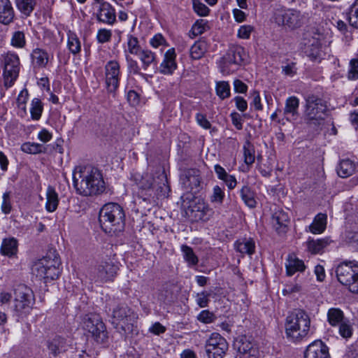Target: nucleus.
<instances>
[{
	"mask_svg": "<svg viewBox=\"0 0 358 358\" xmlns=\"http://www.w3.org/2000/svg\"><path fill=\"white\" fill-rule=\"evenodd\" d=\"M73 185L76 192L84 196L98 195L105 190L101 171L91 165H79L74 168Z\"/></svg>",
	"mask_w": 358,
	"mask_h": 358,
	"instance_id": "1",
	"label": "nucleus"
},
{
	"mask_svg": "<svg viewBox=\"0 0 358 358\" xmlns=\"http://www.w3.org/2000/svg\"><path fill=\"white\" fill-rule=\"evenodd\" d=\"M124 217V210L119 204L108 203L101 208L99 220L103 231L113 235L123 231Z\"/></svg>",
	"mask_w": 358,
	"mask_h": 358,
	"instance_id": "2",
	"label": "nucleus"
},
{
	"mask_svg": "<svg viewBox=\"0 0 358 358\" xmlns=\"http://www.w3.org/2000/svg\"><path fill=\"white\" fill-rule=\"evenodd\" d=\"M310 320L303 310H295L288 315L285 322V334L293 342H299L309 333Z\"/></svg>",
	"mask_w": 358,
	"mask_h": 358,
	"instance_id": "3",
	"label": "nucleus"
},
{
	"mask_svg": "<svg viewBox=\"0 0 358 358\" xmlns=\"http://www.w3.org/2000/svg\"><path fill=\"white\" fill-rule=\"evenodd\" d=\"M61 259L56 250H50L45 257L36 261L32 273L45 282L57 279L61 273Z\"/></svg>",
	"mask_w": 358,
	"mask_h": 358,
	"instance_id": "4",
	"label": "nucleus"
},
{
	"mask_svg": "<svg viewBox=\"0 0 358 358\" xmlns=\"http://www.w3.org/2000/svg\"><path fill=\"white\" fill-rule=\"evenodd\" d=\"M327 111V103L322 99L313 94L306 98L305 119L308 124L320 125L324 120Z\"/></svg>",
	"mask_w": 358,
	"mask_h": 358,
	"instance_id": "5",
	"label": "nucleus"
},
{
	"mask_svg": "<svg viewBox=\"0 0 358 358\" xmlns=\"http://www.w3.org/2000/svg\"><path fill=\"white\" fill-rule=\"evenodd\" d=\"M119 269L116 261L111 257L102 259L90 272V278L97 283H106L114 280Z\"/></svg>",
	"mask_w": 358,
	"mask_h": 358,
	"instance_id": "6",
	"label": "nucleus"
},
{
	"mask_svg": "<svg viewBox=\"0 0 358 358\" xmlns=\"http://www.w3.org/2000/svg\"><path fill=\"white\" fill-rule=\"evenodd\" d=\"M137 319V315L125 305H119L113 310L112 324L125 334L133 331Z\"/></svg>",
	"mask_w": 358,
	"mask_h": 358,
	"instance_id": "7",
	"label": "nucleus"
},
{
	"mask_svg": "<svg viewBox=\"0 0 358 358\" xmlns=\"http://www.w3.org/2000/svg\"><path fill=\"white\" fill-rule=\"evenodd\" d=\"M336 273L339 282L350 292L358 293V265L352 262L341 263L337 266Z\"/></svg>",
	"mask_w": 358,
	"mask_h": 358,
	"instance_id": "8",
	"label": "nucleus"
},
{
	"mask_svg": "<svg viewBox=\"0 0 358 358\" xmlns=\"http://www.w3.org/2000/svg\"><path fill=\"white\" fill-rule=\"evenodd\" d=\"M247 54L245 49L240 45L231 47L227 54L220 61V70L224 75L234 73L238 66L243 64L246 59Z\"/></svg>",
	"mask_w": 358,
	"mask_h": 358,
	"instance_id": "9",
	"label": "nucleus"
},
{
	"mask_svg": "<svg viewBox=\"0 0 358 358\" xmlns=\"http://www.w3.org/2000/svg\"><path fill=\"white\" fill-rule=\"evenodd\" d=\"M273 17L278 24L290 29L301 27L306 20L305 13L294 8L276 10Z\"/></svg>",
	"mask_w": 358,
	"mask_h": 358,
	"instance_id": "10",
	"label": "nucleus"
},
{
	"mask_svg": "<svg viewBox=\"0 0 358 358\" xmlns=\"http://www.w3.org/2000/svg\"><path fill=\"white\" fill-rule=\"evenodd\" d=\"M83 329L92 334L99 343H103L108 338L106 326L101 317L95 313L86 315L83 322Z\"/></svg>",
	"mask_w": 358,
	"mask_h": 358,
	"instance_id": "11",
	"label": "nucleus"
},
{
	"mask_svg": "<svg viewBox=\"0 0 358 358\" xmlns=\"http://www.w3.org/2000/svg\"><path fill=\"white\" fill-rule=\"evenodd\" d=\"M15 311L18 315L27 314L34 303L33 291L28 287L20 285L15 292Z\"/></svg>",
	"mask_w": 358,
	"mask_h": 358,
	"instance_id": "12",
	"label": "nucleus"
},
{
	"mask_svg": "<svg viewBox=\"0 0 358 358\" xmlns=\"http://www.w3.org/2000/svg\"><path fill=\"white\" fill-rule=\"evenodd\" d=\"M186 216L192 222H206L210 220L213 210L201 198H196L185 210Z\"/></svg>",
	"mask_w": 358,
	"mask_h": 358,
	"instance_id": "13",
	"label": "nucleus"
},
{
	"mask_svg": "<svg viewBox=\"0 0 358 358\" xmlns=\"http://www.w3.org/2000/svg\"><path fill=\"white\" fill-rule=\"evenodd\" d=\"M20 71V59L16 54L8 53L4 57L3 84L6 88L13 85Z\"/></svg>",
	"mask_w": 358,
	"mask_h": 358,
	"instance_id": "14",
	"label": "nucleus"
},
{
	"mask_svg": "<svg viewBox=\"0 0 358 358\" xmlns=\"http://www.w3.org/2000/svg\"><path fill=\"white\" fill-rule=\"evenodd\" d=\"M205 348L208 358H223L228 350V343L220 334L213 333L206 340Z\"/></svg>",
	"mask_w": 358,
	"mask_h": 358,
	"instance_id": "15",
	"label": "nucleus"
},
{
	"mask_svg": "<svg viewBox=\"0 0 358 358\" xmlns=\"http://www.w3.org/2000/svg\"><path fill=\"white\" fill-rule=\"evenodd\" d=\"M139 187V196L143 202L150 204L155 203L158 194L155 192V178L152 174L146 173L142 176L138 182Z\"/></svg>",
	"mask_w": 358,
	"mask_h": 358,
	"instance_id": "16",
	"label": "nucleus"
},
{
	"mask_svg": "<svg viewBox=\"0 0 358 358\" xmlns=\"http://www.w3.org/2000/svg\"><path fill=\"white\" fill-rule=\"evenodd\" d=\"M105 82L108 92H114L119 87L120 65L116 60H110L105 65Z\"/></svg>",
	"mask_w": 358,
	"mask_h": 358,
	"instance_id": "17",
	"label": "nucleus"
},
{
	"mask_svg": "<svg viewBox=\"0 0 358 358\" xmlns=\"http://www.w3.org/2000/svg\"><path fill=\"white\" fill-rule=\"evenodd\" d=\"M234 346L241 355V358H258L259 351L257 344L245 336L238 337Z\"/></svg>",
	"mask_w": 358,
	"mask_h": 358,
	"instance_id": "18",
	"label": "nucleus"
},
{
	"mask_svg": "<svg viewBox=\"0 0 358 358\" xmlns=\"http://www.w3.org/2000/svg\"><path fill=\"white\" fill-rule=\"evenodd\" d=\"M304 358H330L329 348L322 341H315L307 347Z\"/></svg>",
	"mask_w": 358,
	"mask_h": 358,
	"instance_id": "19",
	"label": "nucleus"
},
{
	"mask_svg": "<svg viewBox=\"0 0 358 358\" xmlns=\"http://www.w3.org/2000/svg\"><path fill=\"white\" fill-rule=\"evenodd\" d=\"M96 18L99 22L112 25L116 21L114 8L108 2H102L98 10Z\"/></svg>",
	"mask_w": 358,
	"mask_h": 358,
	"instance_id": "20",
	"label": "nucleus"
},
{
	"mask_svg": "<svg viewBox=\"0 0 358 358\" xmlns=\"http://www.w3.org/2000/svg\"><path fill=\"white\" fill-rule=\"evenodd\" d=\"M182 184L190 190L196 189L201 184L200 171L196 169H189L184 172L181 177Z\"/></svg>",
	"mask_w": 358,
	"mask_h": 358,
	"instance_id": "21",
	"label": "nucleus"
},
{
	"mask_svg": "<svg viewBox=\"0 0 358 358\" xmlns=\"http://www.w3.org/2000/svg\"><path fill=\"white\" fill-rule=\"evenodd\" d=\"M176 52L174 48L168 50L164 57V60L160 64L159 71L163 74L171 75L176 69Z\"/></svg>",
	"mask_w": 358,
	"mask_h": 358,
	"instance_id": "22",
	"label": "nucleus"
},
{
	"mask_svg": "<svg viewBox=\"0 0 358 358\" xmlns=\"http://www.w3.org/2000/svg\"><path fill=\"white\" fill-rule=\"evenodd\" d=\"M285 268L287 275L292 276L296 272L303 271L306 266L303 261L299 259L294 254H290L287 258Z\"/></svg>",
	"mask_w": 358,
	"mask_h": 358,
	"instance_id": "23",
	"label": "nucleus"
},
{
	"mask_svg": "<svg viewBox=\"0 0 358 358\" xmlns=\"http://www.w3.org/2000/svg\"><path fill=\"white\" fill-rule=\"evenodd\" d=\"M14 10L10 0H0V23L8 24L13 22Z\"/></svg>",
	"mask_w": 358,
	"mask_h": 358,
	"instance_id": "24",
	"label": "nucleus"
},
{
	"mask_svg": "<svg viewBox=\"0 0 358 358\" xmlns=\"http://www.w3.org/2000/svg\"><path fill=\"white\" fill-rule=\"evenodd\" d=\"M299 100L296 96H290L285 101L284 115L288 121L294 120L298 115Z\"/></svg>",
	"mask_w": 358,
	"mask_h": 358,
	"instance_id": "25",
	"label": "nucleus"
},
{
	"mask_svg": "<svg viewBox=\"0 0 358 358\" xmlns=\"http://www.w3.org/2000/svg\"><path fill=\"white\" fill-rule=\"evenodd\" d=\"M236 250L243 255H251L255 252V244L252 238H241L234 243Z\"/></svg>",
	"mask_w": 358,
	"mask_h": 358,
	"instance_id": "26",
	"label": "nucleus"
},
{
	"mask_svg": "<svg viewBox=\"0 0 358 358\" xmlns=\"http://www.w3.org/2000/svg\"><path fill=\"white\" fill-rule=\"evenodd\" d=\"M305 53L312 61H317L322 58L321 43L320 38H313L310 44H306Z\"/></svg>",
	"mask_w": 358,
	"mask_h": 358,
	"instance_id": "27",
	"label": "nucleus"
},
{
	"mask_svg": "<svg viewBox=\"0 0 358 358\" xmlns=\"http://www.w3.org/2000/svg\"><path fill=\"white\" fill-rule=\"evenodd\" d=\"M48 349L50 354L54 357H57L60 353L65 352L66 348V340L59 336L55 337L47 343Z\"/></svg>",
	"mask_w": 358,
	"mask_h": 358,
	"instance_id": "28",
	"label": "nucleus"
},
{
	"mask_svg": "<svg viewBox=\"0 0 358 358\" xmlns=\"http://www.w3.org/2000/svg\"><path fill=\"white\" fill-rule=\"evenodd\" d=\"M136 56L140 59L142 69L144 71H147L152 65H157L156 55L150 50L143 49Z\"/></svg>",
	"mask_w": 358,
	"mask_h": 358,
	"instance_id": "29",
	"label": "nucleus"
},
{
	"mask_svg": "<svg viewBox=\"0 0 358 358\" xmlns=\"http://www.w3.org/2000/svg\"><path fill=\"white\" fill-rule=\"evenodd\" d=\"M327 216L324 213H318L312 224L308 227L310 232L313 234H322L327 227Z\"/></svg>",
	"mask_w": 358,
	"mask_h": 358,
	"instance_id": "30",
	"label": "nucleus"
},
{
	"mask_svg": "<svg viewBox=\"0 0 358 358\" xmlns=\"http://www.w3.org/2000/svg\"><path fill=\"white\" fill-rule=\"evenodd\" d=\"M59 204L58 194L56 192L55 188L52 186H48L46 190V203L45 209L50 213L56 210Z\"/></svg>",
	"mask_w": 358,
	"mask_h": 358,
	"instance_id": "31",
	"label": "nucleus"
},
{
	"mask_svg": "<svg viewBox=\"0 0 358 358\" xmlns=\"http://www.w3.org/2000/svg\"><path fill=\"white\" fill-rule=\"evenodd\" d=\"M327 322L331 327H337L339 324L345 321L343 311L338 308H331L327 313Z\"/></svg>",
	"mask_w": 358,
	"mask_h": 358,
	"instance_id": "32",
	"label": "nucleus"
},
{
	"mask_svg": "<svg viewBox=\"0 0 358 358\" xmlns=\"http://www.w3.org/2000/svg\"><path fill=\"white\" fill-rule=\"evenodd\" d=\"M356 169V164L349 159H343L337 167V173L341 178H347L352 175Z\"/></svg>",
	"mask_w": 358,
	"mask_h": 358,
	"instance_id": "33",
	"label": "nucleus"
},
{
	"mask_svg": "<svg viewBox=\"0 0 358 358\" xmlns=\"http://www.w3.org/2000/svg\"><path fill=\"white\" fill-rule=\"evenodd\" d=\"M289 220L288 214L282 210L275 211L272 215V223L276 230H279L280 228H285Z\"/></svg>",
	"mask_w": 358,
	"mask_h": 358,
	"instance_id": "34",
	"label": "nucleus"
},
{
	"mask_svg": "<svg viewBox=\"0 0 358 358\" xmlns=\"http://www.w3.org/2000/svg\"><path fill=\"white\" fill-rule=\"evenodd\" d=\"M329 243L328 238L322 239H309L306 242L307 249L311 254H317L321 252L323 249Z\"/></svg>",
	"mask_w": 358,
	"mask_h": 358,
	"instance_id": "35",
	"label": "nucleus"
},
{
	"mask_svg": "<svg viewBox=\"0 0 358 358\" xmlns=\"http://www.w3.org/2000/svg\"><path fill=\"white\" fill-rule=\"evenodd\" d=\"M208 50V45L205 41H198L190 48V57L193 59H199L205 55Z\"/></svg>",
	"mask_w": 358,
	"mask_h": 358,
	"instance_id": "36",
	"label": "nucleus"
},
{
	"mask_svg": "<svg viewBox=\"0 0 358 358\" xmlns=\"http://www.w3.org/2000/svg\"><path fill=\"white\" fill-rule=\"evenodd\" d=\"M33 64L38 67H45L48 62V53L40 48H36L31 53Z\"/></svg>",
	"mask_w": 358,
	"mask_h": 358,
	"instance_id": "37",
	"label": "nucleus"
},
{
	"mask_svg": "<svg viewBox=\"0 0 358 358\" xmlns=\"http://www.w3.org/2000/svg\"><path fill=\"white\" fill-rule=\"evenodd\" d=\"M241 196L245 204L250 208L256 207L257 201L255 199V194L248 185H244L241 191Z\"/></svg>",
	"mask_w": 358,
	"mask_h": 358,
	"instance_id": "38",
	"label": "nucleus"
},
{
	"mask_svg": "<svg viewBox=\"0 0 358 358\" xmlns=\"http://www.w3.org/2000/svg\"><path fill=\"white\" fill-rule=\"evenodd\" d=\"M67 47L69 51L74 55L80 53L81 50V44L78 37L71 31L68 34Z\"/></svg>",
	"mask_w": 358,
	"mask_h": 358,
	"instance_id": "39",
	"label": "nucleus"
},
{
	"mask_svg": "<svg viewBox=\"0 0 358 358\" xmlns=\"http://www.w3.org/2000/svg\"><path fill=\"white\" fill-rule=\"evenodd\" d=\"M17 244L15 239L10 238L3 240L1 248V251L3 255L10 257L17 252Z\"/></svg>",
	"mask_w": 358,
	"mask_h": 358,
	"instance_id": "40",
	"label": "nucleus"
},
{
	"mask_svg": "<svg viewBox=\"0 0 358 358\" xmlns=\"http://www.w3.org/2000/svg\"><path fill=\"white\" fill-rule=\"evenodd\" d=\"M127 48L125 50L126 53L136 55L143 49L139 45L138 39L133 35L129 34L127 39Z\"/></svg>",
	"mask_w": 358,
	"mask_h": 358,
	"instance_id": "41",
	"label": "nucleus"
},
{
	"mask_svg": "<svg viewBox=\"0 0 358 358\" xmlns=\"http://www.w3.org/2000/svg\"><path fill=\"white\" fill-rule=\"evenodd\" d=\"M243 149L245 163L247 165L252 164L255 159L254 145L250 141H246Z\"/></svg>",
	"mask_w": 358,
	"mask_h": 358,
	"instance_id": "42",
	"label": "nucleus"
},
{
	"mask_svg": "<svg viewBox=\"0 0 358 358\" xmlns=\"http://www.w3.org/2000/svg\"><path fill=\"white\" fill-rule=\"evenodd\" d=\"M181 250L183 252L185 260L187 262L189 266H195L198 264V257L194 252L192 248L186 245H182L181 246Z\"/></svg>",
	"mask_w": 358,
	"mask_h": 358,
	"instance_id": "43",
	"label": "nucleus"
},
{
	"mask_svg": "<svg viewBox=\"0 0 358 358\" xmlns=\"http://www.w3.org/2000/svg\"><path fill=\"white\" fill-rule=\"evenodd\" d=\"M15 3L19 10L27 16L33 11L36 4L35 0H15Z\"/></svg>",
	"mask_w": 358,
	"mask_h": 358,
	"instance_id": "44",
	"label": "nucleus"
},
{
	"mask_svg": "<svg viewBox=\"0 0 358 358\" xmlns=\"http://www.w3.org/2000/svg\"><path fill=\"white\" fill-rule=\"evenodd\" d=\"M43 110L41 101L38 98H34L31 101L30 113L32 120H38L42 115Z\"/></svg>",
	"mask_w": 358,
	"mask_h": 358,
	"instance_id": "45",
	"label": "nucleus"
},
{
	"mask_svg": "<svg viewBox=\"0 0 358 358\" xmlns=\"http://www.w3.org/2000/svg\"><path fill=\"white\" fill-rule=\"evenodd\" d=\"M339 335L343 338H349L352 336L353 327L348 319L338 324Z\"/></svg>",
	"mask_w": 358,
	"mask_h": 358,
	"instance_id": "46",
	"label": "nucleus"
},
{
	"mask_svg": "<svg viewBox=\"0 0 358 358\" xmlns=\"http://www.w3.org/2000/svg\"><path fill=\"white\" fill-rule=\"evenodd\" d=\"M215 90L217 95L221 99H224L230 96V86L227 81L217 82Z\"/></svg>",
	"mask_w": 358,
	"mask_h": 358,
	"instance_id": "47",
	"label": "nucleus"
},
{
	"mask_svg": "<svg viewBox=\"0 0 358 358\" xmlns=\"http://www.w3.org/2000/svg\"><path fill=\"white\" fill-rule=\"evenodd\" d=\"M10 43L15 48H24L26 45V39L24 32L21 31H15L12 35Z\"/></svg>",
	"mask_w": 358,
	"mask_h": 358,
	"instance_id": "48",
	"label": "nucleus"
},
{
	"mask_svg": "<svg viewBox=\"0 0 358 358\" xmlns=\"http://www.w3.org/2000/svg\"><path fill=\"white\" fill-rule=\"evenodd\" d=\"M224 196V188H222L218 185H215L213 188V192L210 196V201L212 203L222 204Z\"/></svg>",
	"mask_w": 358,
	"mask_h": 358,
	"instance_id": "49",
	"label": "nucleus"
},
{
	"mask_svg": "<svg viewBox=\"0 0 358 358\" xmlns=\"http://www.w3.org/2000/svg\"><path fill=\"white\" fill-rule=\"evenodd\" d=\"M127 69L129 73L134 75H143L141 72V67L139 66L136 60L133 59L130 55H127L125 56Z\"/></svg>",
	"mask_w": 358,
	"mask_h": 358,
	"instance_id": "50",
	"label": "nucleus"
},
{
	"mask_svg": "<svg viewBox=\"0 0 358 358\" xmlns=\"http://www.w3.org/2000/svg\"><path fill=\"white\" fill-rule=\"evenodd\" d=\"M42 148L41 144L27 142L21 145V150L28 154H37L42 152Z\"/></svg>",
	"mask_w": 358,
	"mask_h": 358,
	"instance_id": "51",
	"label": "nucleus"
},
{
	"mask_svg": "<svg viewBox=\"0 0 358 358\" xmlns=\"http://www.w3.org/2000/svg\"><path fill=\"white\" fill-rule=\"evenodd\" d=\"M348 78L351 80L358 79V59H352L350 60Z\"/></svg>",
	"mask_w": 358,
	"mask_h": 358,
	"instance_id": "52",
	"label": "nucleus"
},
{
	"mask_svg": "<svg viewBox=\"0 0 358 358\" xmlns=\"http://www.w3.org/2000/svg\"><path fill=\"white\" fill-rule=\"evenodd\" d=\"M254 31V27L249 24L242 25L237 31V37L241 39H248Z\"/></svg>",
	"mask_w": 358,
	"mask_h": 358,
	"instance_id": "53",
	"label": "nucleus"
},
{
	"mask_svg": "<svg viewBox=\"0 0 358 358\" xmlns=\"http://www.w3.org/2000/svg\"><path fill=\"white\" fill-rule=\"evenodd\" d=\"M210 296V293L203 291L196 294V303L201 308H205L208 306L209 303V297Z\"/></svg>",
	"mask_w": 358,
	"mask_h": 358,
	"instance_id": "54",
	"label": "nucleus"
},
{
	"mask_svg": "<svg viewBox=\"0 0 358 358\" xmlns=\"http://www.w3.org/2000/svg\"><path fill=\"white\" fill-rule=\"evenodd\" d=\"M207 22L203 20L196 21L192 27V32L194 36L202 34L206 29Z\"/></svg>",
	"mask_w": 358,
	"mask_h": 358,
	"instance_id": "55",
	"label": "nucleus"
},
{
	"mask_svg": "<svg viewBox=\"0 0 358 358\" xmlns=\"http://www.w3.org/2000/svg\"><path fill=\"white\" fill-rule=\"evenodd\" d=\"M112 36V32L109 29H100L96 35V38L99 43H104L108 42Z\"/></svg>",
	"mask_w": 358,
	"mask_h": 358,
	"instance_id": "56",
	"label": "nucleus"
},
{
	"mask_svg": "<svg viewBox=\"0 0 358 358\" xmlns=\"http://www.w3.org/2000/svg\"><path fill=\"white\" fill-rule=\"evenodd\" d=\"M193 8L194 11L201 16H206L208 14L209 8L203 3L199 1H193Z\"/></svg>",
	"mask_w": 358,
	"mask_h": 358,
	"instance_id": "57",
	"label": "nucleus"
},
{
	"mask_svg": "<svg viewBox=\"0 0 358 358\" xmlns=\"http://www.w3.org/2000/svg\"><path fill=\"white\" fill-rule=\"evenodd\" d=\"M348 20L350 25L358 28V0H356L353 10L350 13Z\"/></svg>",
	"mask_w": 358,
	"mask_h": 358,
	"instance_id": "58",
	"label": "nucleus"
},
{
	"mask_svg": "<svg viewBox=\"0 0 358 358\" xmlns=\"http://www.w3.org/2000/svg\"><path fill=\"white\" fill-rule=\"evenodd\" d=\"M198 320L205 324H209L213 322L215 315L208 310H202L197 317Z\"/></svg>",
	"mask_w": 358,
	"mask_h": 358,
	"instance_id": "59",
	"label": "nucleus"
},
{
	"mask_svg": "<svg viewBox=\"0 0 358 358\" xmlns=\"http://www.w3.org/2000/svg\"><path fill=\"white\" fill-rule=\"evenodd\" d=\"M1 210L3 213L8 214L11 210V204L10 201V192H6L3 194V201Z\"/></svg>",
	"mask_w": 358,
	"mask_h": 358,
	"instance_id": "60",
	"label": "nucleus"
},
{
	"mask_svg": "<svg viewBox=\"0 0 358 358\" xmlns=\"http://www.w3.org/2000/svg\"><path fill=\"white\" fill-rule=\"evenodd\" d=\"M150 43L153 48H157L166 45V40L162 34H157L150 39Z\"/></svg>",
	"mask_w": 358,
	"mask_h": 358,
	"instance_id": "61",
	"label": "nucleus"
},
{
	"mask_svg": "<svg viewBox=\"0 0 358 358\" xmlns=\"http://www.w3.org/2000/svg\"><path fill=\"white\" fill-rule=\"evenodd\" d=\"M196 122L205 129H208L211 127V124L207 120L206 115L202 113H197L196 115Z\"/></svg>",
	"mask_w": 358,
	"mask_h": 358,
	"instance_id": "62",
	"label": "nucleus"
},
{
	"mask_svg": "<svg viewBox=\"0 0 358 358\" xmlns=\"http://www.w3.org/2000/svg\"><path fill=\"white\" fill-rule=\"evenodd\" d=\"M252 101L251 105L253 106L257 110H262V105L261 103V98L259 93L257 91H254L252 94Z\"/></svg>",
	"mask_w": 358,
	"mask_h": 358,
	"instance_id": "63",
	"label": "nucleus"
},
{
	"mask_svg": "<svg viewBox=\"0 0 358 358\" xmlns=\"http://www.w3.org/2000/svg\"><path fill=\"white\" fill-rule=\"evenodd\" d=\"M230 116L231 118L232 124L234 125V127L238 130L242 129L243 122L241 115L238 113L234 112L231 113Z\"/></svg>",
	"mask_w": 358,
	"mask_h": 358,
	"instance_id": "64",
	"label": "nucleus"
}]
</instances>
